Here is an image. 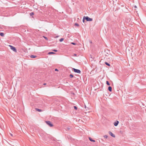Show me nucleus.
<instances>
[{
    "label": "nucleus",
    "instance_id": "24",
    "mask_svg": "<svg viewBox=\"0 0 146 146\" xmlns=\"http://www.w3.org/2000/svg\"><path fill=\"white\" fill-rule=\"evenodd\" d=\"M53 51H54V52H57V50H53Z\"/></svg>",
    "mask_w": 146,
    "mask_h": 146
},
{
    "label": "nucleus",
    "instance_id": "6",
    "mask_svg": "<svg viewBox=\"0 0 146 146\" xmlns=\"http://www.w3.org/2000/svg\"><path fill=\"white\" fill-rule=\"evenodd\" d=\"M119 123V121H116L114 123V125L115 126H117Z\"/></svg>",
    "mask_w": 146,
    "mask_h": 146
},
{
    "label": "nucleus",
    "instance_id": "8",
    "mask_svg": "<svg viewBox=\"0 0 146 146\" xmlns=\"http://www.w3.org/2000/svg\"><path fill=\"white\" fill-rule=\"evenodd\" d=\"M108 90H109L110 91V92H111V91H112V88L111 87V86H109L108 87Z\"/></svg>",
    "mask_w": 146,
    "mask_h": 146
},
{
    "label": "nucleus",
    "instance_id": "22",
    "mask_svg": "<svg viewBox=\"0 0 146 146\" xmlns=\"http://www.w3.org/2000/svg\"><path fill=\"white\" fill-rule=\"evenodd\" d=\"M104 137L105 138H107L108 137V136L107 135H105L104 136Z\"/></svg>",
    "mask_w": 146,
    "mask_h": 146
},
{
    "label": "nucleus",
    "instance_id": "19",
    "mask_svg": "<svg viewBox=\"0 0 146 146\" xmlns=\"http://www.w3.org/2000/svg\"><path fill=\"white\" fill-rule=\"evenodd\" d=\"M75 25L78 27L79 26V24L76 23L75 24Z\"/></svg>",
    "mask_w": 146,
    "mask_h": 146
},
{
    "label": "nucleus",
    "instance_id": "9",
    "mask_svg": "<svg viewBox=\"0 0 146 146\" xmlns=\"http://www.w3.org/2000/svg\"><path fill=\"white\" fill-rule=\"evenodd\" d=\"M35 110L36 111H39V112H41V111H42L40 109H38V108H36L35 109Z\"/></svg>",
    "mask_w": 146,
    "mask_h": 146
},
{
    "label": "nucleus",
    "instance_id": "2",
    "mask_svg": "<svg viewBox=\"0 0 146 146\" xmlns=\"http://www.w3.org/2000/svg\"><path fill=\"white\" fill-rule=\"evenodd\" d=\"M73 70L74 72L77 73L79 74H80L81 73L80 71L78 69H76L74 68H73Z\"/></svg>",
    "mask_w": 146,
    "mask_h": 146
},
{
    "label": "nucleus",
    "instance_id": "3",
    "mask_svg": "<svg viewBox=\"0 0 146 146\" xmlns=\"http://www.w3.org/2000/svg\"><path fill=\"white\" fill-rule=\"evenodd\" d=\"M85 19L87 21H92V18L89 17H85Z\"/></svg>",
    "mask_w": 146,
    "mask_h": 146
},
{
    "label": "nucleus",
    "instance_id": "27",
    "mask_svg": "<svg viewBox=\"0 0 146 146\" xmlns=\"http://www.w3.org/2000/svg\"><path fill=\"white\" fill-rule=\"evenodd\" d=\"M134 7H135V8H137V6H136L135 5V6H134Z\"/></svg>",
    "mask_w": 146,
    "mask_h": 146
},
{
    "label": "nucleus",
    "instance_id": "25",
    "mask_svg": "<svg viewBox=\"0 0 146 146\" xmlns=\"http://www.w3.org/2000/svg\"><path fill=\"white\" fill-rule=\"evenodd\" d=\"M74 56H77V55L76 54H74Z\"/></svg>",
    "mask_w": 146,
    "mask_h": 146
},
{
    "label": "nucleus",
    "instance_id": "7",
    "mask_svg": "<svg viewBox=\"0 0 146 146\" xmlns=\"http://www.w3.org/2000/svg\"><path fill=\"white\" fill-rule=\"evenodd\" d=\"M30 57L31 58H36V56H35V55H31L30 56Z\"/></svg>",
    "mask_w": 146,
    "mask_h": 146
},
{
    "label": "nucleus",
    "instance_id": "23",
    "mask_svg": "<svg viewBox=\"0 0 146 146\" xmlns=\"http://www.w3.org/2000/svg\"><path fill=\"white\" fill-rule=\"evenodd\" d=\"M71 44H73V45H75L76 44L74 43V42H72L71 43Z\"/></svg>",
    "mask_w": 146,
    "mask_h": 146
},
{
    "label": "nucleus",
    "instance_id": "15",
    "mask_svg": "<svg viewBox=\"0 0 146 146\" xmlns=\"http://www.w3.org/2000/svg\"><path fill=\"white\" fill-rule=\"evenodd\" d=\"M106 84H107V85H108V86L110 85V84L108 81H106Z\"/></svg>",
    "mask_w": 146,
    "mask_h": 146
},
{
    "label": "nucleus",
    "instance_id": "14",
    "mask_svg": "<svg viewBox=\"0 0 146 146\" xmlns=\"http://www.w3.org/2000/svg\"><path fill=\"white\" fill-rule=\"evenodd\" d=\"M85 19V16H84L83 18V22L84 23V20Z\"/></svg>",
    "mask_w": 146,
    "mask_h": 146
},
{
    "label": "nucleus",
    "instance_id": "26",
    "mask_svg": "<svg viewBox=\"0 0 146 146\" xmlns=\"http://www.w3.org/2000/svg\"><path fill=\"white\" fill-rule=\"evenodd\" d=\"M55 71H58V70L57 69H55Z\"/></svg>",
    "mask_w": 146,
    "mask_h": 146
},
{
    "label": "nucleus",
    "instance_id": "29",
    "mask_svg": "<svg viewBox=\"0 0 146 146\" xmlns=\"http://www.w3.org/2000/svg\"><path fill=\"white\" fill-rule=\"evenodd\" d=\"M11 136H13V135H12V134H11Z\"/></svg>",
    "mask_w": 146,
    "mask_h": 146
},
{
    "label": "nucleus",
    "instance_id": "16",
    "mask_svg": "<svg viewBox=\"0 0 146 146\" xmlns=\"http://www.w3.org/2000/svg\"><path fill=\"white\" fill-rule=\"evenodd\" d=\"M105 64L106 65H107L109 66H110V64H108V63L107 62H105Z\"/></svg>",
    "mask_w": 146,
    "mask_h": 146
},
{
    "label": "nucleus",
    "instance_id": "17",
    "mask_svg": "<svg viewBox=\"0 0 146 146\" xmlns=\"http://www.w3.org/2000/svg\"><path fill=\"white\" fill-rule=\"evenodd\" d=\"M34 13L33 12H32V13H30V15H34Z\"/></svg>",
    "mask_w": 146,
    "mask_h": 146
},
{
    "label": "nucleus",
    "instance_id": "28",
    "mask_svg": "<svg viewBox=\"0 0 146 146\" xmlns=\"http://www.w3.org/2000/svg\"><path fill=\"white\" fill-rule=\"evenodd\" d=\"M44 85H46V84L45 83H44L43 84Z\"/></svg>",
    "mask_w": 146,
    "mask_h": 146
},
{
    "label": "nucleus",
    "instance_id": "11",
    "mask_svg": "<svg viewBox=\"0 0 146 146\" xmlns=\"http://www.w3.org/2000/svg\"><path fill=\"white\" fill-rule=\"evenodd\" d=\"M0 35L2 36H4V34L3 33H0Z\"/></svg>",
    "mask_w": 146,
    "mask_h": 146
},
{
    "label": "nucleus",
    "instance_id": "30",
    "mask_svg": "<svg viewBox=\"0 0 146 146\" xmlns=\"http://www.w3.org/2000/svg\"><path fill=\"white\" fill-rule=\"evenodd\" d=\"M58 37V36H56V37Z\"/></svg>",
    "mask_w": 146,
    "mask_h": 146
},
{
    "label": "nucleus",
    "instance_id": "21",
    "mask_svg": "<svg viewBox=\"0 0 146 146\" xmlns=\"http://www.w3.org/2000/svg\"><path fill=\"white\" fill-rule=\"evenodd\" d=\"M43 37L46 40H48V38H47L46 37H45L44 36H43Z\"/></svg>",
    "mask_w": 146,
    "mask_h": 146
},
{
    "label": "nucleus",
    "instance_id": "13",
    "mask_svg": "<svg viewBox=\"0 0 146 146\" xmlns=\"http://www.w3.org/2000/svg\"><path fill=\"white\" fill-rule=\"evenodd\" d=\"M64 39L63 38H61V39H60L59 41L60 42H61L62 41L64 40Z\"/></svg>",
    "mask_w": 146,
    "mask_h": 146
},
{
    "label": "nucleus",
    "instance_id": "20",
    "mask_svg": "<svg viewBox=\"0 0 146 146\" xmlns=\"http://www.w3.org/2000/svg\"><path fill=\"white\" fill-rule=\"evenodd\" d=\"M74 108L75 110H77V107L76 106H74Z\"/></svg>",
    "mask_w": 146,
    "mask_h": 146
},
{
    "label": "nucleus",
    "instance_id": "10",
    "mask_svg": "<svg viewBox=\"0 0 146 146\" xmlns=\"http://www.w3.org/2000/svg\"><path fill=\"white\" fill-rule=\"evenodd\" d=\"M89 139L90 140V141H91L94 142H95V140H92V138H90V137H89Z\"/></svg>",
    "mask_w": 146,
    "mask_h": 146
},
{
    "label": "nucleus",
    "instance_id": "1",
    "mask_svg": "<svg viewBox=\"0 0 146 146\" xmlns=\"http://www.w3.org/2000/svg\"><path fill=\"white\" fill-rule=\"evenodd\" d=\"M9 46L10 47V48L11 50H12L15 52H17V50L15 47L11 45H9Z\"/></svg>",
    "mask_w": 146,
    "mask_h": 146
},
{
    "label": "nucleus",
    "instance_id": "12",
    "mask_svg": "<svg viewBox=\"0 0 146 146\" xmlns=\"http://www.w3.org/2000/svg\"><path fill=\"white\" fill-rule=\"evenodd\" d=\"M55 54V53L52 52H50L48 53V54Z\"/></svg>",
    "mask_w": 146,
    "mask_h": 146
},
{
    "label": "nucleus",
    "instance_id": "4",
    "mask_svg": "<svg viewBox=\"0 0 146 146\" xmlns=\"http://www.w3.org/2000/svg\"><path fill=\"white\" fill-rule=\"evenodd\" d=\"M46 123L50 127H52L53 126V125L50 121H46Z\"/></svg>",
    "mask_w": 146,
    "mask_h": 146
},
{
    "label": "nucleus",
    "instance_id": "5",
    "mask_svg": "<svg viewBox=\"0 0 146 146\" xmlns=\"http://www.w3.org/2000/svg\"><path fill=\"white\" fill-rule=\"evenodd\" d=\"M109 134L112 137H115V135L113 134L111 132V131H109Z\"/></svg>",
    "mask_w": 146,
    "mask_h": 146
},
{
    "label": "nucleus",
    "instance_id": "18",
    "mask_svg": "<svg viewBox=\"0 0 146 146\" xmlns=\"http://www.w3.org/2000/svg\"><path fill=\"white\" fill-rule=\"evenodd\" d=\"M70 78H72L73 77V75L72 74H71L70 75Z\"/></svg>",
    "mask_w": 146,
    "mask_h": 146
}]
</instances>
